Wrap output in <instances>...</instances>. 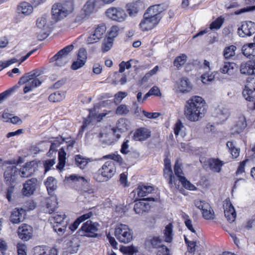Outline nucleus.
Here are the masks:
<instances>
[{"label":"nucleus","mask_w":255,"mask_h":255,"mask_svg":"<svg viewBox=\"0 0 255 255\" xmlns=\"http://www.w3.org/2000/svg\"><path fill=\"white\" fill-rule=\"evenodd\" d=\"M164 177L167 179L168 184L171 189H178L179 187V183L177 184V180L173 172L171 167L170 160L168 158L164 159Z\"/></svg>","instance_id":"1a4fd4ad"},{"label":"nucleus","mask_w":255,"mask_h":255,"mask_svg":"<svg viewBox=\"0 0 255 255\" xmlns=\"http://www.w3.org/2000/svg\"><path fill=\"white\" fill-rule=\"evenodd\" d=\"M106 16L114 21L122 22L125 21L127 17L125 10L120 7H111L105 11Z\"/></svg>","instance_id":"6e6552de"},{"label":"nucleus","mask_w":255,"mask_h":255,"mask_svg":"<svg viewBox=\"0 0 255 255\" xmlns=\"http://www.w3.org/2000/svg\"><path fill=\"white\" fill-rule=\"evenodd\" d=\"M163 239L161 236H149L145 241V246L148 249H159L163 245Z\"/></svg>","instance_id":"a211bd4d"},{"label":"nucleus","mask_w":255,"mask_h":255,"mask_svg":"<svg viewBox=\"0 0 255 255\" xmlns=\"http://www.w3.org/2000/svg\"><path fill=\"white\" fill-rule=\"evenodd\" d=\"M93 215L91 212H88L86 214H85L79 217L77 219L74 221V222L69 226V229L71 230L72 232L75 231L78 227L79 225L85 221L86 220L89 219L92 215Z\"/></svg>","instance_id":"c756f323"},{"label":"nucleus","mask_w":255,"mask_h":255,"mask_svg":"<svg viewBox=\"0 0 255 255\" xmlns=\"http://www.w3.org/2000/svg\"><path fill=\"white\" fill-rule=\"evenodd\" d=\"M37 185V180L35 178H32L27 180L23 185L22 189V194L29 197L33 194Z\"/></svg>","instance_id":"aec40b11"},{"label":"nucleus","mask_w":255,"mask_h":255,"mask_svg":"<svg viewBox=\"0 0 255 255\" xmlns=\"http://www.w3.org/2000/svg\"><path fill=\"white\" fill-rule=\"evenodd\" d=\"M96 6V0H89L84 5L83 11L84 16L82 18H85L90 15L94 10Z\"/></svg>","instance_id":"f704fd0d"},{"label":"nucleus","mask_w":255,"mask_h":255,"mask_svg":"<svg viewBox=\"0 0 255 255\" xmlns=\"http://www.w3.org/2000/svg\"><path fill=\"white\" fill-rule=\"evenodd\" d=\"M116 112L119 115H126L129 112V109L126 105L122 104L118 107Z\"/></svg>","instance_id":"4d7b16f0"},{"label":"nucleus","mask_w":255,"mask_h":255,"mask_svg":"<svg viewBox=\"0 0 255 255\" xmlns=\"http://www.w3.org/2000/svg\"><path fill=\"white\" fill-rule=\"evenodd\" d=\"M224 164L223 161L218 158H210L207 161V165L210 169L215 172H220Z\"/></svg>","instance_id":"393cba45"},{"label":"nucleus","mask_w":255,"mask_h":255,"mask_svg":"<svg viewBox=\"0 0 255 255\" xmlns=\"http://www.w3.org/2000/svg\"><path fill=\"white\" fill-rule=\"evenodd\" d=\"M159 21L158 17L150 16L145 12L143 15V19L140 22L139 26L142 31H148L153 28Z\"/></svg>","instance_id":"f8f14e48"},{"label":"nucleus","mask_w":255,"mask_h":255,"mask_svg":"<svg viewBox=\"0 0 255 255\" xmlns=\"http://www.w3.org/2000/svg\"><path fill=\"white\" fill-rule=\"evenodd\" d=\"M26 216V211L22 208H16L10 214L9 221L14 224H18L24 221Z\"/></svg>","instance_id":"f3484780"},{"label":"nucleus","mask_w":255,"mask_h":255,"mask_svg":"<svg viewBox=\"0 0 255 255\" xmlns=\"http://www.w3.org/2000/svg\"><path fill=\"white\" fill-rule=\"evenodd\" d=\"M237 47L234 45H230L225 48L224 56L226 59H230L235 55V51Z\"/></svg>","instance_id":"49530a36"},{"label":"nucleus","mask_w":255,"mask_h":255,"mask_svg":"<svg viewBox=\"0 0 255 255\" xmlns=\"http://www.w3.org/2000/svg\"><path fill=\"white\" fill-rule=\"evenodd\" d=\"M65 180L67 181H72L73 182L75 181H81L82 183H84L86 181L84 177L80 176H78L75 174L71 175L68 177H66Z\"/></svg>","instance_id":"bf43d9fd"},{"label":"nucleus","mask_w":255,"mask_h":255,"mask_svg":"<svg viewBox=\"0 0 255 255\" xmlns=\"http://www.w3.org/2000/svg\"><path fill=\"white\" fill-rule=\"evenodd\" d=\"M48 18L47 15H44L39 17L36 20L37 26L43 31L41 35H37V38L39 40L45 39L49 34L50 26L47 23Z\"/></svg>","instance_id":"9b49d317"},{"label":"nucleus","mask_w":255,"mask_h":255,"mask_svg":"<svg viewBox=\"0 0 255 255\" xmlns=\"http://www.w3.org/2000/svg\"><path fill=\"white\" fill-rule=\"evenodd\" d=\"M236 64L234 62H225L220 67V71L223 74L232 75L235 72Z\"/></svg>","instance_id":"473e14b6"},{"label":"nucleus","mask_w":255,"mask_h":255,"mask_svg":"<svg viewBox=\"0 0 255 255\" xmlns=\"http://www.w3.org/2000/svg\"><path fill=\"white\" fill-rule=\"evenodd\" d=\"M33 232V228L31 226L27 224H22L17 229V235L21 240L27 241L32 237Z\"/></svg>","instance_id":"2eb2a0df"},{"label":"nucleus","mask_w":255,"mask_h":255,"mask_svg":"<svg viewBox=\"0 0 255 255\" xmlns=\"http://www.w3.org/2000/svg\"><path fill=\"white\" fill-rule=\"evenodd\" d=\"M187 60V56L184 54H181L179 56L177 57L173 62L174 66L179 67L183 65Z\"/></svg>","instance_id":"8fccbe9b"},{"label":"nucleus","mask_w":255,"mask_h":255,"mask_svg":"<svg viewBox=\"0 0 255 255\" xmlns=\"http://www.w3.org/2000/svg\"><path fill=\"white\" fill-rule=\"evenodd\" d=\"M35 163L34 161L27 162L19 171V174L21 177H28L35 172Z\"/></svg>","instance_id":"5701e85b"},{"label":"nucleus","mask_w":255,"mask_h":255,"mask_svg":"<svg viewBox=\"0 0 255 255\" xmlns=\"http://www.w3.org/2000/svg\"><path fill=\"white\" fill-rule=\"evenodd\" d=\"M66 217V216L65 214L57 212L54 214L49 218V221L51 224L63 223Z\"/></svg>","instance_id":"79ce46f5"},{"label":"nucleus","mask_w":255,"mask_h":255,"mask_svg":"<svg viewBox=\"0 0 255 255\" xmlns=\"http://www.w3.org/2000/svg\"><path fill=\"white\" fill-rule=\"evenodd\" d=\"M106 31V26L105 24L98 25L97 26V39H100L102 35H104Z\"/></svg>","instance_id":"5fc2aeb1"},{"label":"nucleus","mask_w":255,"mask_h":255,"mask_svg":"<svg viewBox=\"0 0 255 255\" xmlns=\"http://www.w3.org/2000/svg\"><path fill=\"white\" fill-rule=\"evenodd\" d=\"M95 118L93 111H90L89 116L87 119L84 121L83 124L81 126L79 131V134L83 133L86 128H87L93 122V119Z\"/></svg>","instance_id":"37998d69"},{"label":"nucleus","mask_w":255,"mask_h":255,"mask_svg":"<svg viewBox=\"0 0 255 255\" xmlns=\"http://www.w3.org/2000/svg\"><path fill=\"white\" fill-rule=\"evenodd\" d=\"M177 180H178L177 179ZM180 185V183L182 184V186L185 189L189 190H195L196 189V187L192 184L189 181H188L185 177H180V180H177V183ZM180 187V185H179ZM180 187L178 189H179Z\"/></svg>","instance_id":"a19ab883"},{"label":"nucleus","mask_w":255,"mask_h":255,"mask_svg":"<svg viewBox=\"0 0 255 255\" xmlns=\"http://www.w3.org/2000/svg\"><path fill=\"white\" fill-rule=\"evenodd\" d=\"M116 172L115 163L113 161H108L105 163L102 168L99 170L98 179L99 181H107L112 178Z\"/></svg>","instance_id":"0eeeda50"},{"label":"nucleus","mask_w":255,"mask_h":255,"mask_svg":"<svg viewBox=\"0 0 255 255\" xmlns=\"http://www.w3.org/2000/svg\"><path fill=\"white\" fill-rule=\"evenodd\" d=\"M243 54L249 58L255 56V42L245 44L242 47Z\"/></svg>","instance_id":"cd10ccee"},{"label":"nucleus","mask_w":255,"mask_h":255,"mask_svg":"<svg viewBox=\"0 0 255 255\" xmlns=\"http://www.w3.org/2000/svg\"><path fill=\"white\" fill-rule=\"evenodd\" d=\"M153 190L150 186L141 185L136 189V192L139 197H143L151 193Z\"/></svg>","instance_id":"e433bc0d"},{"label":"nucleus","mask_w":255,"mask_h":255,"mask_svg":"<svg viewBox=\"0 0 255 255\" xmlns=\"http://www.w3.org/2000/svg\"><path fill=\"white\" fill-rule=\"evenodd\" d=\"M145 7L144 4L140 0H135L132 4L128 5V12L130 16H134Z\"/></svg>","instance_id":"b1692460"},{"label":"nucleus","mask_w":255,"mask_h":255,"mask_svg":"<svg viewBox=\"0 0 255 255\" xmlns=\"http://www.w3.org/2000/svg\"><path fill=\"white\" fill-rule=\"evenodd\" d=\"M157 255H170L169 250L166 246L163 245L158 250Z\"/></svg>","instance_id":"338daca9"},{"label":"nucleus","mask_w":255,"mask_h":255,"mask_svg":"<svg viewBox=\"0 0 255 255\" xmlns=\"http://www.w3.org/2000/svg\"><path fill=\"white\" fill-rule=\"evenodd\" d=\"M86 44L89 50L94 51L96 48V28H93L92 32L87 35Z\"/></svg>","instance_id":"7c9ffc66"},{"label":"nucleus","mask_w":255,"mask_h":255,"mask_svg":"<svg viewBox=\"0 0 255 255\" xmlns=\"http://www.w3.org/2000/svg\"><path fill=\"white\" fill-rule=\"evenodd\" d=\"M77 59L86 62L87 59V53L85 48H80L77 54Z\"/></svg>","instance_id":"13d9d810"},{"label":"nucleus","mask_w":255,"mask_h":255,"mask_svg":"<svg viewBox=\"0 0 255 255\" xmlns=\"http://www.w3.org/2000/svg\"><path fill=\"white\" fill-rule=\"evenodd\" d=\"M226 145L232 156L235 158H237L240 155V148L237 147L236 143L233 141H229Z\"/></svg>","instance_id":"c9c22d12"},{"label":"nucleus","mask_w":255,"mask_h":255,"mask_svg":"<svg viewBox=\"0 0 255 255\" xmlns=\"http://www.w3.org/2000/svg\"><path fill=\"white\" fill-rule=\"evenodd\" d=\"M51 144L49 152H53L56 150L57 148L64 141V138L62 137H57Z\"/></svg>","instance_id":"09e8293b"},{"label":"nucleus","mask_w":255,"mask_h":255,"mask_svg":"<svg viewBox=\"0 0 255 255\" xmlns=\"http://www.w3.org/2000/svg\"><path fill=\"white\" fill-rule=\"evenodd\" d=\"M47 247L44 246H36L33 249L34 255H45Z\"/></svg>","instance_id":"052dcab7"},{"label":"nucleus","mask_w":255,"mask_h":255,"mask_svg":"<svg viewBox=\"0 0 255 255\" xmlns=\"http://www.w3.org/2000/svg\"><path fill=\"white\" fill-rule=\"evenodd\" d=\"M224 21V18L221 16L218 17L215 21H213L210 25V30H218L222 26Z\"/></svg>","instance_id":"de8ad7c7"},{"label":"nucleus","mask_w":255,"mask_h":255,"mask_svg":"<svg viewBox=\"0 0 255 255\" xmlns=\"http://www.w3.org/2000/svg\"><path fill=\"white\" fill-rule=\"evenodd\" d=\"M117 128L121 131H125L128 130V126L126 123V120L124 118L118 120L117 124Z\"/></svg>","instance_id":"3c124183"},{"label":"nucleus","mask_w":255,"mask_h":255,"mask_svg":"<svg viewBox=\"0 0 255 255\" xmlns=\"http://www.w3.org/2000/svg\"><path fill=\"white\" fill-rule=\"evenodd\" d=\"M173 227L171 223L168 224L164 230V241L167 243H171L173 240Z\"/></svg>","instance_id":"ea45409f"},{"label":"nucleus","mask_w":255,"mask_h":255,"mask_svg":"<svg viewBox=\"0 0 255 255\" xmlns=\"http://www.w3.org/2000/svg\"><path fill=\"white\" fill-rule=\"evenodd\" d=\"M57 204L56 197L51 196L50 198L47 199L46 200L45 212L52 214L55 211Z\"/></svg>","instance_id":"2f4dec72"},{"label":"nucleus","mask_w":255,"mask_h":255,"mask_svg":"<svg viewBox=\"0 0 255 255\" xmlns=\"http://www.w3.org/2000/svg\"><path fill=\"white\" fill-rule=\"evenodd\" d=\"M74 9V2L72 0L54 3L51 9L52 19L54 22H56L73 12Z\"/></svg>","instance_id":"7ed1b4c3"},{"label":"nucleus","mask_w":255,"mask_h":255,"mask_svg":"<svg viewBox=\"0 0 255 255\" xmlns=\"http://www.w3.org/2000/svg\"><path fill=\"white\" fill-rule=\"evenodd\" d=\"M255 33V23L251 21H244L238 29V34L241 37L250 36Z\"/></svg>","instance_id":"ddd939ff"},{"label":"nucleus","mask_w":255,"mask_h":255,"mask_svg":"<svg viewBox=\"0 0 255 255\" xmlns=\"http://www.w3.org/2000/svg\"><path fill=\"white\" fill-rule=\"evenodd\" d=\"M75 164L81 169H84L90 161L89 158L84 157L81 155L78 154L75 156Z\"/></svg>","instance_id":"4c0bfd02"},{"label":"nucleus","mask_w":255,"mask_h":255,"mask_svg":"<svg viewBox=\"0 0 255 255\" xmlns=\"http://www.w3.org/2000/svg\"><path fill=\"white\" fill-rule=\"evenodd\" d=\"M17 11L19 13L28 15L32 12L33 6L27 2H23L18 6Z\"/></svg>","instance_id":"72a5a7b5"},{"label":"nucleus","mask_w":255,"mask_h":255,"mask_svg":"<svg viewBox=\"0 0 255 255\" xmlns=\"http://www.w3.org/2000/svg\"><path fill=\"white\" fill-rule=\"evenodd\" d=\"M145 201H154L155 199L152 197H148L143 198L139 202L136 203L134 206V210L135 212L139 215H142L144 213L148 212L150 209L149 204L146 203Z\"/></svg>","instance_id":"6ab92c4d"},{"label":"nucleus","mask_w":255,"mask_h":255,"mask_svg":"<svg viewBox=\"0 0 255 255\" xmlns=\"http://www.w3.org/2000/svg\"><path fill=\"white\" fill-rule=\"evenodd\" d=\"M224 214L227 220L232 223L235 220L236 213L233 206L231 204L227 203L224 206Z\"/></svg>","instance_id":"bb28decb"},{"label":"nucleus","mask_w":255,"mask_h":255,"mask_svg":"<svg viewBox=\"0 0 255 255\" xmlns=\"http://www.w3.org/2000/svg\"><path fill=\"white\" fill-rule=\"evenodd\" d=\"M245 3L247 5H252L253 6L247 8H243L240 10L235 11V14L238 15L243 12H247L255 9V0H245Z\"/></svg>","instance_id":"a18cd8bd"},{"label":"nucleus","mask_w":255,"mask_h":255,"mask_svg":"<svg viewBox=\"0 0 255 255\" xmlns=\"http://www.w3.org/2000/svg\"><path fill=\"white\" fill-rule=\"evenodd\" d=\"M174 172L175 173V176L178 180H180V177H184L182 175L183 174V171L177 162H176L174 166Z\"/></svg>","instance_id":"864d4df0"},{"label":"nucleus","mask_w":255,"mask_h":255,"mask_svg":"<svg viewBox=\"0 0 255 255\" xmlns=\"http://www.w3.org/2000/svg\"><path fill=\"white\" fill-rule=\"evenodd\" d=\"M177 91L182 94L190 93L193 89V85L187 77H183L176 82Z\"/></svg>","instance_id":"dca6fc26"},{"label":"nucleus","mask_w":255,"mask_h":255,"mask_svg":"<svg viewBox=\"0 0 255 255\" xmlns=\"http://www.w3.org/2000/svg\"><path fill=\"white\" fill-rule=\"evenodd\" d=\"M55 163V159H51L46 160L44 163V166L45 168V171H49L51 167H52Z\"/></svg>","instance_id":"774afa93"},{"label":"nucleus","mask_w":255,"mask_h":255,"mask_svg":"<svg viewBox=\"0 0 255 255\" xmlns=\"http://www.w3.org/2000/svg\"><path fill=\"white\" fill-rule=\"evenodd\" d=\"M240 71L242 74L251 75L247 81V84L243 91V96L247 101L254 102L255 109V72L253 69L252 62L242 63Z\"/></svg>","instance_id":"f03ea898"},{"label":"nucleus","mask_w":255,"mask_h":255,"mask_svg":"<svg viewBox=\"0 0 255 255\" xmlns=\"http://www.w3.org/2000/svg\"><path fill=\"white\" fill-rule=\"evenodd\" d=\"M151 136L150 130L145 128H140L136 129L133 133L132 139L135 141H144Z\"/></svg>","instance_id":"4be33fe9"},{"label":"nucleus","mask_w":255,"mask_h":255,"mask_svg":"<svg viewBox=\"0 0 255 255\" xmlns=\"http://www.w3.org/2000/svg\"><path fill=\"white\" fill-rule=\"evenodd\" d=\"M114 40L111 38H106L104 39L101 50L103 52H106L110 50L113 45Z\"/></svg>","instance_id":"c03bdc74"},{"label":"nucleus","mask_w":255,"mask_h":255,"mask_svg":"<svg viewBox=\"0 0 255 255\" xmlns=\"http://www.w3.org/2000/svg\"><path fill=\"white\" fill-rule=\"evenodd\" d=\"M195 206L202 211V214L204 219L213 220L215 218L213 210L210 204L205 201L197 200L195 201Z\"/></svg>","instance_id":"9d476101"},{"label":"nucleus","mask_w":255,"mask_h":255,"mask_svg":"<svg viewBox=\"0 0 255 255\" xmlns=\"http://www.w3.org/2000/svg\"><path fill=\"white\" fill-rule=\"evenodd\" d=\"M155 6V5L150 6L146 10V13H148L150 15V16H153L154 17H158L159 20H160L161 18V16L160 15L158 11L156 10L155 9H153V7Z\"/></svg>","instance_id":"6e6d98bb"},{"label":"nucleus","mask_w":255,"mask_h":255,"mask_svg":"<svg viewBox=\"0 0 255 255\" xmlns=\"http://www.w3.org/2000/svg\"><path fill=\"white\" fill-rule=\"evenodd\" d=\"M128 95V93L126 92H119L115 95L114 102L116 104H120L121 101Z\"/></svg>","instance_id":"603ef678"},{"label":"nucleus","mask_w":255,"mask_h":255,"mask_svg":"<svg viewBox=\"0 0 255 255\" xmlns=\"http://www.w3.org/2000/svg\"><path fill=\"white\" fill-rule=\"evenodd\" d=\"M45 185L48 194L53 196V192L57 188L56 180L53 177H48L45 181Z\"/></svg>","instance_id":"c85d7f7f"},{"label":"nucleus","mask_w":255,"mask_h":255,"mask_svg":"<svg viewBox=\"0 0 255 255\" xmlns=\"http://www.w3.org/2000/svg\"><path fill=\"white\" fill-rule=\"evenodd\" d=\"M18 173H19L18 169L15 165L7 167L3 175L5 183L7 184L13 183L16 180Z\"/></svg>","instance_id":"412c9836"},{"label":"nucleus","mask_w":255,"mask_h":255,"mask_svg":"<svg viewBox=\"0 0 255 255\" xmlns=\"http://www.w3.org/2000/svg\"><path fill=\"white\" fill-rule=\"evenodd\" d=\"M107 156L108 158H111L115 161H117L119 164H121L123 162V159L122 157L120 155L118 154L117 152L109 154Z\"/></svg>","instance_id":"69168bd1"},{"label":"nucleus","mask_w":255,"mask_h":255,"mask_svg":"<svg viewBox=\"0 0 255 255\" xmlns=\"http://www.w3.org/2000/svg\"><path fill=\"white\" fill-rule=\"evenodd\" d=\"M247 127V122L244 116L239 117L236 124L232 128V133L233 134H239Z\"/></svg>","instance_id":"a878e982"},{"label":"nucleus","mask_w":255,"mask_h":255,"mask_svg":"<svg viewBox=\"0 0 255 255\" xmlns=\"http://www.w3.org/2000/svg\"><path fill=\"white\" fill-rule=\"evenodd\" d=\"M121 251L124 254L128 255H132L134 253L136 252L135 248L133 246L124 247L121 249Z\"/></svg>","instance_id":"680f3d73"},{"label":"nucleus","mask_w":255,"mask_h":255,"mask_svg":"<svg viewBox=\"0 0 255 255\" xmlns=\"http://www.w3.org/2000/svg\"><path fill=\"white\" fill-rule=\"evenodd\" d=\"M86 62L81 60H77L73 62L71 65V69L74 70H76L82 67L85 64Z\"/></svg>","instance_id":"0e129e2a"},{"label":"nucleus","mask_w":255,"mask_h":255,"mask_svg":"<svg viewBox=\"0 0 255 255\" xmlns=\"http://www.w3.org/2000/svg\"><path fill=\"white\" fill-rule=\"evenodd\" d=\"M73 44L69 45L58 51L51 59L52 61H55V65L59 67L64 66L69 61L70 58L69 54L73 50Z\"/></svg>","instance_id":"423d86ee"},{"label":"nucleus","mask_w":255,"mask_h":255,"mask_svg":"<svg viewBox=\"0 0 255 255\" xmlns=\"http://www.w3.org/2000/svg\"><path fill=\"white\" fill-rule=\"evenodd\" d=\"M205 113V102L198 96L191 97L186 101L184 106V114L186 119L192 122L201 120Z\"/></svg>","instance_id":"f257e3e1"},{"label":"nucleus","mask_w":255,"mask_h":255,"mask_svg":"<svg viewBox=\"0 0 255 255\" xmlns=\"http://www.w3.org/2000/svg\"><path fill=\"white\" fill-rule=\"evenodd\" d=\"M115 236L121 243L128 244L133 239V232L129 227L125 224H121L116 226L115 230Z\"/></svg>","instance_id":"39448f33"},{"label":"nucleus","mask_w":255,"mask_h":255,"mask_svg":"<svg viewBox=\"0 0 255 255\" xmlns=\"http://www.w3.org/2000/svg\"><path fill=\"white\" fill-rule=\"evenodd\" d=\"M65 97V93L63 91H57L50 94L48 97L51 102H58L63 100Z\"/></svg>","instance_id":"58836bf2"},{"label":"nucleus","mask_w":255,"mask_h":255,"mask_svg":"<svg viewBox=\"0 0 255 255\" xmlns=\"http://www.w3.org/2000/svg\"><path fill=\"white\" fill-rule=\"evenodd\" d=\"M119 28L117 26H113L109 32V37L108 38H112L113 40L119 33Z\"/></svg>","instance_id":"e2e57ef3"},{"label":"nucleus","mask_w":255,"mask_h":255,"mask_svg":"<svg viewBox=\"0 0 255 255\" xmlns=\"http://www.w3.org/2000/svg\"><path fill=\"white\" fill-rule=\"evenodd\" d=\"M38 76L35 72L31 71L25 74L18 81L20 85L25 84L23 92L26 94L32 91L34 88L39 86L41 82L36 77Z\"/></svg>","instance_id":"20e7f679"},{"label":"nucleus","mask_w":255,"mask_h":255,"mask_svg":"<svg viewBox=\"0 0 255 255\" xmlns=\"http://www.w3.org/2000/svg\"><path fill=\"white\" fill-rule=\"evenodd\" d=\"M79 235L89 237H96V225L91 221L84 223L78 231Z\"/></svg>","instance_id":"4468645a"}]
</instances>
